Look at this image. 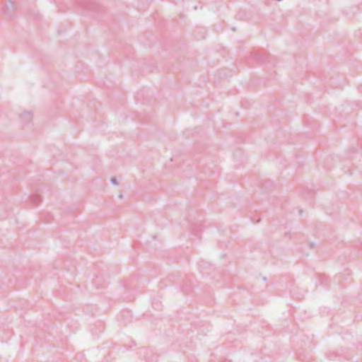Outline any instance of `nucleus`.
Listing matches in <instances>:
<instances>
[{
  "label": "nucleus",
  "instance_id": "1",
  "mask_svg": "<svg viewBox=\"0 0 362 362\" xmlns=\"http://www.w3.org/2000/svg\"><path fill=\"white\" fill-rule=\"evenodd\" d=\"M81 6L85 9L93 13H100L102 12L101 6L95 2H92L90 0H83Z\"/></svg>",
  "mask_w": 362,
  "mask_h": 362
},
{
  "label": "nucleus",
  "instance_id": "2",
  "mask_svg": "<svg viewBox=\"0 0 362 362\" xmlns=\"http://www.w3.org/2000/svg\"><path fill=\"white\" fill-rule=\"evenodd\" d=\"M8 5L6 6V7L4 10V13L6 15L8 18H11L13 16L16 6L14 2L12 0H8Z\"/></svg>",
  "mask_w": 362,
  "mask_h": 362
},
{
  "label": "nucleus",
  "instance_id": "3",
  "mask_svg": "<svg viewBox=\"0 0 362 362\" xmlns=\"http://www.w3.org/2000/svg\"><path fill=\"white\" fill-rule=\"evenodd\" d=\"M20 117L23 122L28 124L32 119V113L30 112H24Z\"/></svg>",
  "mask_w": 362,
  "mask_h": 362
},
{
  "label": "nucleus",
  "instance_id": "4",
  "mask_svg": "<svg viewBox=\"0 0 362 362\" xmlns=\"http://www.w3.org/2000/svg\"><path fill=\"white\" fill-rule=\"evenodd\" d=\"M30 200L33 204L37 205L40 203L42 198L38 194H34L30 197Z\"/></svg>",
  "mask_w": 362,
  "mask_h": 362
},
{
  "label": "nucleus",
  "instance_id": "5",
  "mask_svg": "<svg viewBox=\"0 0 362 362\" xmlns=\"http://www.w3.org/2000/svg\"><path fill=\"white\" fill-rule=\"evenodd\" d=\"M110 182H111L112 184H113L115 185H118V182L117 180L116 177H112L111 180H110Z\"/></svg>",
  "mask_w": 362,
  "mask_h": 362
},
{
  "label": "nucleus",
  "instance_id": "6",
  "mask_svg": "<svg viewBox=\"0 0 362 362\" xmlns=\"http://www.w3.org/2000/svg\"><path fill=\"white\" fill-rule=\"evenodd\" d=\"M310 248H313L315 247V244L313 243H309Z\"/></svg>",
  "mask_w": 362,
  "mask_h": 362
},
{
  "label": "nucleus",
  "instance_id": "7",
  "mask_svg": "<svg viewBox=\"0 0 362 362\" xmlns=\"http://www.w3.org/2000/svg\"><path fill=\"white\" fill-rule=\"evenodd\" d=\"M129 315V311H124L122 315Z\"/></svg>",
  "mask_w": 362,
  "mask_h": 362
},
{
  "label": "nucleus",
  "instance_id": "8",
  "mask_svg": "<svg viewBox=\"0 0 362 362\" xmlns=\"http://www.w3.org/2000/svg\"><path fill=\"white\" fill-rule=\"evenodd\" d=\"M119 197L120 199H122L123 196H122V194H120V195L119 196Z\"/></svg>",
  "mask_w": 362,
  "mask_h": 362
}]
</instances>
